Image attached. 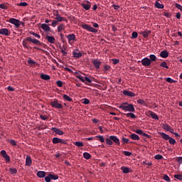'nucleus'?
Listing matches in <instances>:
<instances>
[{"label": "nucleus", "instance_id": "obj_1", "mask_svg": "<svg viewBox=\"0 0 182 182\" xmlns=\"http://www.w3.org/2000/svg\"><path fill=\"white\" fill-rule=\"evenodd\" d=\"M119 108L124 110V112H129V113H134V112H136L134 105H133V104H129L127 102H122L119 106Z\"/></svg>", "mask_w": 182, "mask_h": 182}, {"label": "nucleus", "instance_id": "obj_2", "mask_svg": "<svg viewBox=\"0 0 182 182\" xmlns=\"http://www.w3.org/2000/svg\"><path fill=\"white\" fill-rule=\"evenodd\" d=\"M50 106H52V107H54L55 109H63V107L62 104L59 103V101L58 100H54L51 101Z\"/></svg>", "mask_w": 182, "mask_h": 182}, {"label": "nucleus", "instance_id": "obj_3", "mask_svg": "<svg viewBox=\"0 0 182 182\" xmlns=\"http://www.w3.org/2000/svg\"><path fill=\"white\" fill-rule=\"evenodd\" d=\"M81 27L82 28V29H86V31H89V32H92L93 33H96V32H97V30H96V28L87 24H82Z\"/></svg>", "mask_w": 182, "mask_h": 182}, {"label": "nucleus", "instance_id": "obj_4", "mask_svg": "<svg viewBox=\"0 0 182 182\" xmlns=\"http://www.w3.org/2000/svg\"><path fill=\"white\" fill-rule=\"evenodd\" d=\"M9 22L12 23V25H14L16 28H19L21 26V23H22L18 19L14 18H10Z\"/></svg>", "mask_w": 182, "mask_h": 182}, {"label": "nucleus", "instance_id": "obj_5", "mask_svg": "<svg viewBox=\"0 0 182 182\" xmlns=\"http://www.w3.org/2000/svg\"><path fill=\"white\" fill-rule=\"evenodd\" d=\"M143 66H150L151 65V60L149 58H144L141 60Z\"/></svg>", "mask_w": 182, "mask_h": 182}, {"label": "nucleus", "instance_id": "obj_6", "mask_svg": "<svg viewBox=\"0 0 182 182\" xmlns=\"http://www.w3.org/2000/svg\"><path fill=\"white\" fill-rule=\"evenodd\" d=\"M73 58L79 59V58H82V53L79 52V49L76 48L73 51Z\"/></svg>", "mask_w": 182, "mask_h": 182}, {"label": "nucleus", "instance_id": "obj_7", "mask_svg": "<svg viewBox=\"0 0 182 182\" xmlns=\"http://www.w3.org/2000/svg\"><path fill=\"white\" fill-rule=\"evenodd\" d=\"M55 19H56L57 22H62L63 21H65V22H68V19H66L64 17L60 16V15H59V12L57 11V13L55 14Z\"/></svg>", "mask_w": 182, "mask_h": 182}, {"label": "nucleus", "instance_id": "obj_8", "mask_svg": "<svg viewBox=\"0 0 182 182\" xmlns=\"http://www.w3.org/2000/svg\"><path fill=\"white\" fill-rule=\"evenodd\" d=\"M162 128L164 129V130H166V132H170V133H174V129H172V127L167 124H164Z\"/></svg>", "mask_w": 182, "mask_h": 182}, {"label": "nucleus", "instance_id": "obj_9", "mask_svg": "<svg viewBox=\"0 0 182 182\" xmlns=\"http://www.w3.org/2000/svg\"><path fill=\"white\" fill-rule=\"evenodd\" d=\"M68 39V43L70 45H73V42L72 41H75V39H76V36H75V34L72 33V34H69L67 36Z\"/></svg>", "mask_w": 182, "mask_h": 182}, {"label": "nucleus", "instance_id": "obj_10", "mask_svg": "<svg viewBox=\"0 0 182 182\" xmlns=\"http://www.w3.org/2000/svg\"><path fill=\"white\" fill-rule=\"evenodd\" d=\"M26 41H28V42H31V43H33V45H41V41H39L36 38H32L31 37H28Z\"/></svg>", "mask_w": 182, "mask_h": 182}, {"label": "nucleus", "instance_id": "obj_11", "mask_svg": "<svg viewBox=\"0 0 182 182\" xmlns=\"http://www.w3.org/2000/svg\"><path fill=\"white\" fill-rule=\"evenodd\" d=\"M74 75H75V77H77V79H80L82 83H85V85H89L86 83V81L83 79V75H82V73H79L78 72L74 73Z\"/></svg>", "mask_w": 182, "mask_h": 182}, {"label": "nucleus", "instance_id": "obj_12", "mask_svg": "<svg viewBox=\"0 0 182 182\" xmlns=\"http://www.w3.org/2000/svg\"><path fill=\"white\" fill-rule=\"evenodd\" d=\"M53 144H58V143H60L61 144H65V141L61 139H59L58 137H54L53 139Z\"/></svg>", "mask_w": 182, "mask_h": 182}, {"label": "nucleus", "instance_id": "obj_13", "mask_svg": "<svg viewBox=\"0 0 182 182\" xmlns=\"http://www.w3.org/2000/svg\"><path fill=\"white\" fill-rule=\"evenodd\" d=\"M51 130L54 132V133H56V134H58L59 136H63V134H65V133L62 130L56 127H52Z\"/></svg>", "mask_w": 182, "mask_h": 182}, {"label": "nucleus", "instance_id": "obj_14", "mask_svg": "<svg viewBox=\"0 0 182 182\" xmlns=\"http://www.w3.org/2000/svg\"><path fill=\"white\" fill-rule=\"evenodd\" d=\"M109 139L114 141V143H115V144H117L118 146H120V140L119 139V138H117V136H110Z\"/></svg>", "mask_w": 182, "mask_h": 182}, {"label": "nucleus", "instance_id": "obj_15", "mask_svg": "<svg viewBox=\"0 0 182 182\" xmlns=\"http://www.w3.org/2000/svg\"><path fill=\"white\" fill-rule=\"evenodd\" d=\"M0 35H4V36H9V30H8V28H1Z\"/></svg>", "mask_w": 182, "mask_h": 182}, {"label": "nucleus", "instance_id": "obj_16", "mask_svg": "<svg viewBox=\"0 0 182 182\" xmlns=\"http://www.w3.org/2000/svg\"><path fill=\"white\" fill-rule=\"evenodd\" d=\"M26 166H28V167H31V166H32V159L31 158V156H29V155L26 156Z\"/></svg>", "mask_w": 182, "mask_h": 182}, {"label": "nucleus", "instance_id": "obj_17", "mask_svg": "<svg viewBox=\"0 0 182 182\" xmlns=\"http://www.w3.org/2000/svg\"><path fill=\"white\" fill-rule=\"evenodd\" d=\"M92 63L95 66V68H96V69H100V65H102V62L95 59L92 61Z\"/></svg>", "mask_w": 182, "mask_h": 182}, {"label": "nucleus", "instance_id": "obj_18", "mask_svg": "<svg viewBox=\"0 0 182 182\" xmlns=\"http://www.w3.org/2000/svg\"><path fill=\"white\" fill-rule=\"evenodd\" d=\"M123 93L125 96H129V97H134L136 96V95L133 92L128 90H124Z\"/></svg>", "mask_w": 182, "mask_h": 182}, {"label": "nucleus", "instance_id": "obj_19", "mask_svg": "<svg viewBox=\"0 0 182 182\" xmlns=\"http://www.w3.org/2000/svg\"><path fill=\"white\" fill-rule=\"evenodd\" d=\"M41 28L43 29L45 32H50V27L46 23L41 24Z\"/></svg>", "mask_w": 182, "mask_h": 182}, {"label": "nucleus", "instance_id": "obj_20", "mask_svg": "<svg viewBox=\"0 0 182 182\" xmlns=\"http://www.w3.org/2000/svg\"><path fill=\"white\" fill-rule=\"evenodd\" d=\"M159 134H160L161 137H162V139H164V140H169V139H170V136H168V134H167L164 132H159Z\"/></svg>", "mask_w": 182, "mask_h": 182}, {"label": "nucleus", "instance_id": "obj_21", "mask_svg": "<svg viewBox=\"0 0 182 182\" xmlns=\"http://www.w3.org/2000/svg\"><path fill=\"white\" fill-rule=\"evenodd\" d=\"M161 58H164V59H166V58H168V52L167 50H163L160 53Z\"/></svg>", "mask_w": 182, "mask_h": 182}, {"label": "nucleus", "instance_id": "obj_22", "mask_svg": "<svg viewBox=\"0 0 182 182\" xmlns=\"http://www.w3.org/2000/svg\"><path fill=\"white\" fill-rule=\"evenodd\" d=\"M37 176H38V177H39V178H43V177H45V176H46V172H45L43 171H39L37 172Z\"/></svg>", "mask_w": 182, "mask_h": 182}, {"label": "nucleus", "instance_id": "obj_23", "mask_svg": "<svg viewBox=\"0 0 182 182\" xmlns=\"http://www.w3.org/2000/svg\"><path fill=\"white\" fill-rule=\"evenodd\" d=\"M46 39L49 43H55V37L50 36H46Z\"/></svg>", "mask_w": 182, "mask_h": 182}, {"label": "nucleus", "instance_id": "obj_24", "mask_svg": "<svg viewBox=\"0 0 182 182\" xmlns=\"http://www.w3.org/2000/svg\"><path fill=\"white\" fill-rule=\"evenodd\" d=\"M57 29H58V32H62V31H65V24L60 23V24L58 26Z\"/></svg>", "mask_w": 182, "mask_h": 182}, {"label": "nucleus", "instance_id": "obj_25", "mask_svg": "<svg viewBox=\"0 0 182 182\" xmlns=\"http://www.w3.org/2000/svg\"><path fill=\"white\" fill-rule=\"evenodd\" d=\"M81 6L84 9H85V11H89V9H90V7H91L90 4H87L85 3L81 4Z\"/></svg>", "mask_w": 182, "mask_h": 182}, {"label": "nucleus", "instance_id": "obj_26", "mask_svg": "<svg viewBox=\"0 0 182 182\" xmlns=\"http://www.w3.org/2000/svg\"><path fill=\"white\" fill-rule=\"evenodd\" d=\"M121 170L124 174H127V173L130 172V169L126 166H122Z\"/></svg>", "mask_w": 182, "mask_h": 182}, {"label": "nucleus", "instance_id": "obj_27", "mask_svg": "<svg viewBox=\"0 0 182 182\" xmlns=\"http://www.w3.org/2000/svg\"><path fill=\"white\" fill-rule=\"evenodd\" d=\"M41 77L43 79V80H49L50 79V76L45 74H41Z\"/></svg>", "mask_w": 182, "mask_h": 182}, {"label": "nucleus", "instance_id": "obj_28", "mask_svg": "<svg viewBox=\"0 0 182 182\" xmlns=\"http://www.w3.org/2000/svg\"><path fill=\"white\" fill-rule=\"evenodd\" d=\"M130 137L132 139V140H140V136L136 134H131Z\"/></svg>", "mask_w": 182, "mask_h": 182}, {"label": "nucleus", "instance_id": "obj_29", "mask_svg": "<svg viewBox=\"0 0 182 182\" xmlns=\"http://www.w3.org/2000/svg\"><path fill=\"white\" fill-rule=\"evenodd\" d=\"M83 157L84 159H85V160H89L92 157V156L87 152H84Z\"/></svg>", "mask_w": 182, "mask_h": 182}, {"label": "nucleus", "instance_id": "obj_30", "mask_svg": "<svg viewBox=\"0 0 182 182\" xmlns=\"http://www.w3.org/2000/svg\"><path fill=\"white\" fill-rule=\"evenodd\" d=\"M150 116L152 117V119H154L155 120H159V116L153 112H150Z\"/></svg>", "mask_w": 182, "mask_h": 182}, {"label": "nucleus", "instance_id": "obj_31", "mask_svg": "<svg viewBox=\"0 0 182 182\" xmlns=\"http://www.w3.org/2000/svg\"><path fill=\"white\" fill-rule=\"evenodd\" d=\"M156 8H158L159 9H163L164 8V6L161 4H160L159 1H156L155 3Z\"/></svg>", "mask_w": 182, "mask_h": 182}, {"label": "nucleus", "instance_id": "obj_32", "mask_svg": "<svg viewBox=\"0 0 182 182\" xmlns=\"http://www.w3.org/2000/svg\"><path fill=\"white\" fill-rule=\"evenodd\" d=\"M125 116H127V117H131V119H136V114L132 112L125 114Z\"/></svg>", "mask_w": 182, "mask_h": 182}, {"label": "nucleus", "instance_id": "obj_33", "mask_svg": "<svg viewBox=\"0 0 182 182\" xmlns=\"http://www.w3.org/2000/svg\"><path fill=\"white\" fill-rule=\"evenodd\" d=\"M150 33H151V31H145L141 33V34L143 35L144 38H148L149 35Z\"/></svg>", "mask_w": 182, "mask_h": 182}, {"label": "nucleus", "instance_id": "obj_34", "mask_svg": "<svg viewBox=\"0 0 182 182\" xmlns=\"http://www.w3.org/2000/svg\"><path fill=\"white\" fill-rule=\"evenodd\" d=\"M95 137H96L97 139H98V140H100V141L101 143H105V138L103 137V136H102V135H97V136H95Z\"/></svg>", "mask_w": 182, "mask_h": 182}, {"label": "nucleus", "instance_id": "obj_35", "mask_svg": "<svg viewBox=\"0 0 182 182\" xmlns=\"http://www.w3.org/2000/svg\"><path fill=\"white\" fill-rule=\"evenodd\" d=\"M156 59H157V57H156L155 55L151 54L149 55V60L151 62H156Z\"/></svg>", "mask_w": 182, "mask_h": 182}, {"label": "nucleus", "instance_id": "obj_36", "mask_svg": "<svg viewBox=\"0 0 182 182\" xmlns=\"http://www.w3.org/2000/svg\"><path fill=\"white\" fill-rule=\"evenodd\" d=\"M75 146H76L77 147H83V142L82 141H75L74 143Z\"/></svg>", "mask_w": 182, "mask_h": 182}, {"label": "nucleus", "instance_id": "obj_37", "mask_svg": "<svg viewBox=\"0 0 182 182\" xmlns=\"http://www.w3.org/2000/svg\"><path fill=\"white\" fill-rule=\"evenodd\" d=\"M9 171L11 173V174H16V173H18V171L15 168H10Z\"/></svg>", "mask_w": 182, "mask_h": 182}, {"label": "nucleus", "instance_id": "obj_38", "mask_svg": "<svg viewBox=\"0 0 182 182\" xmlns=\"http://www.w3.org/2000/svg\"><path fill=\"white\" fill-rule=\"evenodd\" d=\"M160 66L161 68H164L165 69H168V65H167V63H166L164 61L161 63Z\"/></svg>", "mask_w": 182, "mask_h": 182}, {"label": "nucleus", "instance_id": "obj_39", "mask_svg": "<svg viewBox=\"0 0 182 182\" xmlns=\"http://www.w3.org/2000/svg\"><path fill=\"white\" fill-rule=\"evenodd\" d=\"M106 143L107 144H108L109 146H112L113 145V141L109 138H107L106 139Z\"/></svg>", "mask_w": 182, "mask_h": 182}, {"label": "nucleus", "instance_id": "obj_40", "mask_svg": "<svg viewBox=\"0 0 182 182\" xmlns=\"http://www.w3.org/2000/svg\"><path fill=\"white\" fill-rule=\"evenodd\" d=\"M63 97V99H65V100H67L68 102H72V98H70V97L67 95H64Z\"/></svg>", "mask_w": 182, "mask_h": 182}, {"label": "nucleus", "instance_id": "obj_41", "mask_svg": "<svg viewBox=\"0 0 182 182\" xmlns=\"http://www.w3.org/2000/svg\"><path fill=\"white\" fill-rule=\"evenodd\" d=\"M137 103L139 105H142V106H146V102L144 100H137Z\"/></svg>", "mask_w": 182, "mask_h": 182}, {"label": "nucleus", "instance_id": "obj_42", "mask_svg": "<svg viewBox=\"0 0 182 182\" xmlns=\"http://www.w3.org/2000/svg\"><path fill=\"white\" fill-rule=\"evenodd\" d=\"M174 178H177V180H179L180 181H182V175L181 174L174 175Z\"/></svg>", "mask_w": 182, "mask_h": 182}, {"label": "nucleus", "instance_id": "obj_43", "mask_svg": "<svg viewBox=\"0 0 182 182\" xmlns=\"http://www.w3.org/2000/svg\"><path fill=\"white\" fill-rule=\"evenodd\" d=\"M17 6H28V3L26 2H21L16 4Z\"/></svg>", "mask_w": 182, "mask_h": 182}, {"label": "nucleus", "instance_id": "obj_44", "mask_svg": "<svg viewBox=\"0 0 182 182\" xmlns=\"http://www.w3.org/2000/svg\"><path fill=\"white\" fill-rule=\"evenodd\" d=\"M166 82H168V83H176V80L171 79V77H167Z\"/></svg>", "mask_w": 182, "mask_h": 182}, {"label": "nucleus", "instance_id": "obj_45", "mask_svg": "<svg viewBox=\"0 0 182 182\" xmlns=\"http://www.w3.org/2000/svg\"><path fill=\"white\" fill-rule=\"evenodd\" d=\"M168 140L170 144H176V139H174L173 138L170 137Z\"/></svg>", "mask_w": 182, "mask_h": 182}, {"label": "nucleus", "instance_id": "obj_46", "mask_svg": "<svg viewBox=\"0 0 182 182\" xmlns=\"http://www.w3.org/2000/svg\"><path fill=\"white\" fill-rule=\"evenodd\" d=\"M154 159L156 160H161V159H163V156L161 154H157L155 155Z\"/></svg>", "mask_w": 182, "mask_h": 182}, {"label": "nucleus", "instance_id": "obj_47", "mask_svg": "<svg viewBox=\"0 0 182 182\" xmlns=\"http://www.w3.org/2000/svg\"><path fill=\"white\" fill-rule=\"evenodd\" d=\"M50 177L51 180H58V178H59V176H58L57 175H53V174H50Z\"/></svg>", "mask_w": 182, "mask_h": 182}, {"label": "nucleus", "instance_id": "obj_48", "mask_svg": "<svg viewBox=\"0 0 182 182\" xmlns=\"http://www.w3.org/2000/svg\"><path fill=\"white\" fill-rule=\"evenodd\" d=\"M139 36V34H137V32H133L132 33V39H136Z\"/></svg>", "mask_w": 182, "mask_h": 182}, {"label": "nucleus", "instance_id": "obj_49", "mask_svg": "<svg viewBox=\"0 0 182 182\" xmlns=\"http://www.w3.org/2000/svg\"><path fill=\"white\" fill-rule=\"evenodd\" d=\"M175 6L177 8V9H179V11L182 12V6L181 4L176 3Z\"/></svg>", "mask_w": 182, "mask_h": 182}, {"label": "nucleus", "instance_id": "obj_50", "mask_svg": "<svg viewBox=\"0 0 182 182\" xmlns=\"http://www.w3.org/2000/svg\"><path fill=\"white\" fill-rule=\"evenodd\" d=\"M3 157L4 159H5L6 161H7V163H9V161H11V158L9 156L8 154Z\"/></svg>", "mask_w": 182, "mask_h": 182}, {"label": "nucleus", "instance_id": "obj_51", "mask_svg": "<svg viewBox=\"0 0 182 182\" xmlns=\"http://www.w3.org/2000/svg\"><path fill=\"white\" fill-rule=\"evenodd\" d=\"M31 33V35H33V36H35V38H38V39H41V35H39L36 33H33V32H32Z\"/></svg>", "mask_w": 182, "mask_h": 182}, {"label": "nucleus", "instance_id": "obj_52", "mask_svg": "<svg viewBox=\"0 0 182 182\" xmlns=\"http://www.w3.org/2000/svg\"><path fill=\"white\" fill-rule=\"evenodd\" d=\"M56 83L58 87H62V86H63V82L61 80L57 81Z\"/></svg>", "mask_w": 182, "mask_h": 182}, {"label": "nucleus", "instance_id": "obj_53", "mask_svg": "<svg viewBox=\"0 0 182 182\" xmlns=\"http://www.w3.org/2000/svg\"><path fill=\"white\" fill-rule=\"evenodd\" d=\"M56 25H58V21L56 20H53L52 21L51 26H53V28H55Z\"/></svg>", "mask_w": 182, "mask_h": 182}, {"label": "nucleus", "instance_id": "obj_54", "mask_svg": "<svg viewBox=\"0 0 182 182\" xmlns=\"http://www.w3.org/2000/svg\"><path fill=\"white\" fill-rule=\"evenodd\" d=\"M123 154H124L125 156H132V152H130V151H123Z\"/></svg>", "mask_w": 182, "mask_h": 182}, {"label": "nucleus", "instance_id": "obj_55", "mask_svg": "<svg viewBox=\"0 0 182 182\" xmlns=\"http://www.w3.org/2000/svg\"><path fill=\"white\" fill-rule=\"evenodd\" d=\"M51 178H50V175L49 174L48 176L45 177V181L46 182H50Z\"/></svg>", "mask_w": 182, "mask_h": 182}, {"label": "nucleus", "instance_id": "obj_56", "mask_svg": "<svg viewBox=\"0 0 182 182\" xmlns=\"http://www.w3.org/2000/svg\"><path fill=\"white\" fill-rule=\"evenodd\" d=\"M0 8L1 9H7L8 6H6V4H0Z\"/></svg>", "mask_w": 182, "mask_h": 182}, {"label": "nucleus", "instance_id": "obj_57", "mask_svg": "<svg viewBox=\"0 0 182 182\" xmlns=\"http://www.w3.org/2000/svg\"><path fill=\"white\" fill-rule=\"evenodd\" d=\"M135 133H136V134H143V130L141 129H136L134 131Z\"/></svg>", "mask_w": 182, "mask_h": 182}, {"label": "nucleus", "instance_id": "obj_58", "mask_svg": "<svg viewBox=\"0 0 182 182\" xmlns=\"http://www.w3.org/2000/svg\"><path fill=\"white\" fill-rule=\"evenodd\" d=\"M28 65H35V63H36V62H35L33 60H28Z\"/></svg>", "mask_w": 182, "mask_h": 182}, {"label": "nucleus", "instance_id": "obj_59", "mask_svg": "<svg viewBox=\"0 0 182 182\" xmlns=\"http://www.w3.org/2000/svg\"><path fill=\"white\" fill-rule=\"evenodd\" d=\"M164 180H165V181H170V177H168L167 175H164Z\"/></svg>", "mask_w": 182, "mask_h": 182}, {"label": "nucleus", "instance_id": "obj_60", "mask_svg": "<svg viewBox=\"0 0 182 182\" xmlns=\"http://www.w3.org/2000/svg\"><path fill=\"white\" fill-rule=\"evenodd\" d=\"M112 60L114 65H117V63H119V62H120V60H119V59H112Z\"/></svg>", "mask_w": 182, "mask_h": 182}, {"label": "nucleus", "instance_id": "obj_61", "mask_svg": "<svg viewBox=\"0 0 182 182\" xmlns=\"http://www.w3.org/2000/svg\"><path fill=\"white\" fill-rule=\"evenodd\" d=\"M10 144H11L12 146H16V141H15V140H14V139H11V140H10Z\"/></svg>", "mask_w": 182, "mask_h": 182}, {"label": "nucleus", "instance_id": "obj_62", "mask_svg": "<svg viewBox=\"0 0 182 182\" xmlns=\"http://www.w3.org/2000/svg\"><path fill=\"white\" fill-rule=\"evenodd\" d=\"M105 70H110V65H104Z\"/></svg>", "mask_w": 182, "mask_h": 182}, {"label": "nucleus", "instance_id": "obj_63", "mask_svg": "<svg viewBox=\"0 0 182 182\" xmlns=\"http://www.w3.org/2000/svg\"><path fill=\"white\" fill-rule=\"evenodd\" d=\"M177 162L179 164H182V156H179L177 159Z\"/></svg>", "mask_w": 182, "mask_h": 182}, {"label": "nucleus", "instance_id": "obj_64", "mask_svg": "<svg viewBox=\"0 0 182 182\" xmlns=\"http://www.w3.org/2000/svg\"><path fill=\"white\" fill-rule=\"evenodd\" d=\"M122 142L123 143H129V139L123 137Z\"/></svg>", "mask_w": 182, "mask_h": 182}]
</instances>
